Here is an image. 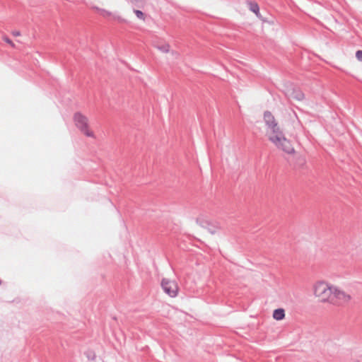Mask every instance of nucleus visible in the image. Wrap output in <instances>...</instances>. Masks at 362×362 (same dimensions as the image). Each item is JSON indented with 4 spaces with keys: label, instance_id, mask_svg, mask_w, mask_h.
<instances>
[{
    "label": "nucleus",
    "instance_id": "obj_1",
    "mask_svg": "<svg viewBox=\"0 0 362 362\" xmlns=\"http://www.w3.org/2000/svg\"><path fill=\"white\" fill-rule=\"evenodd\" d=\"M264 121L266 124L265 136L268 141L278 151L287 155H294L296 150L293 144L285 136L274 116L269 112H265Z\"/></svg>",
    "mask_w": 362,
    "mask_h": 362
},
{
    "label": "nucleus",
    "instance_id": "obj_2",
    "mask_svg": "<svg viewBox=\"0 0 362 362\" xmlns=\"http://www.w3.org/2000/svg\"><path fill=\"white\" fill-rule=\"evenodd\" d=\"M313 296L322 303L340 306L349 303L351 296L346 291L326 281H317L313 286Z\"/></svg>",
    "mask_w": 362,
    "mask_h": 362
},
{
    "label": "nucleus",
    "instance_id": "obj_3",
    "mask_svg": "<svg viewBox=\"0 0 362 362\" xmlns=\"http://www.w3.org/2000/svg\"><path fill=\"white\" fill-rule=\"evenodd\" d=\"M91 8L98 13L103 17H107L111 15V12L105 9L103 7L120 9L127 6L133 8V12L136 18L145 21L146 14L141 11L146 6V0H92Z\"/></svg>",
    "mask_w": 362,
    "mask_h": 362
},
{
    "label": "nucleus",
    "instance_id": "obj_4",
    "mask_svg": "<svg viewBox=\"0 0 362 362\" xmlns=\"http://www.w3.org/2000/svg\"><path fill=\"white\" fill-rule=\"evenodd\" d=\"M74 122L76 127L80 132L87 137L95 139V134L89 125L88 119L86 116L80 112H76L74 115Z\"/></svg>",
    "mask_w": 362,
    "mask_h": 362
},
{
    "label": "nucleus",
    "instance_id": "obj_5",
    "mask_svg": "<svg viewBox=\"0 0 362 362\" xmlns=\"http://www.w3.org/2000/svg\"><path fill=\"white\" fill-rule=\"evenodd\" d=\"M164 292L170 297H175L178 293V286L177 283L170 279H164L161 284Z\"/></svg>",
    "mask_w": 362,
    "mask_h": 362
},
{
    "label": "nucleus",
    "instance_id": "obj_6",
    "mask_svg": "<svg viewBox=\"0 0 362 362\" xmlns=\"http://www.w3.org/2000/svg\"><path fill=\"white\" fill-rule=\"evenodd\" d=\"M286 96L296 101H302L305 98L304 93L298 88L291 85L287 86L284 90Z\"/></svg>",
    "mask_w": 362,
    "mask_h": 362
},
{
    "label": "nucleus",
    "instance_id": "obj_7",
    "mask_svg": "<svg viewBox=\"0 0 362 362\" xmlns=\"http://www.w3.org/2000/svg\"><path fill=\"white\" fill-rule=\"evenodd\" d=\"M153 47L162 53H173L170 45L164 40L158 39L155 40L153 42Z\"/></svg>",
    "mask_w": 362,
    "mask_h": 362
},
{
    "label": "nucleus",
    "instance_id": "obj_8",
    "mask_svg": "<svg viewBox=\"0 0 362 362\" xmlns=\"http://www.w3.org/2000/svg\"><path fill=\"white\" fill-rule=\"evenodd\" d=\"M273 318L276 320H282L285 317V310L283 308H278L273 312Z\"/></svg>",
    "mask_w": 362,
    "mask_h": 362
},
{
    "label": "nucleus",
    "instance_id": "obj_9",
    "mask_svg": "<svg viewBox=\"0 0 362 362\" xmlns=\"http://www.w3.org/2000/svg\"><path fill=\"white\" fill-rule=\"evenodd\" d=\"M250 8L255 14H257V15L259 14V6L257 5V4H256V3L251 4Z\"/></svg>",
    "mask_w": 362,
    "mask_h": 362
},
{
    "label": "nucleus",
    "instance_id": "obj_10",
    "mask_svg": "<svg viewBox=\"0 0 362 362\" xmlns=\"http://www.w3.org/2000/svg\"><path fill=\"white\" fill-rule=\"evenodd\" d=\"M356 57L358 61H362V50H358L356 52Z\"/></svg>",
    "mask_w": 362,
    "mask_h": 362
},
{
    "label": "nucleus",
    "instance_id": "obj_11",
    "mask_svg": "<svg viewBox=\"0 0 362 362\" xmlns=\"http://www.w3.org/2000/svg\"><path fill=\"white\" fill-rule=\"evenodd\" d=\"M4 40L8 45H10L11 47H15L14 43L8 37H4Z\"/></svg>",
    "mask_w": 362,
    "mask_h": 362
},
{
    "label": "nucleus",
    "instance_id": "obj_12",
    "mask_svg": "<svg viewBox=\"0 0 362 362\" xmlns=\"http://www.w3.org/2000/svg\"><path fill=\"white\" fill-rule=\"evenodd\" d=\"M12 34H13V36H16V37H18V36L21 35L20 31H14V32L12 33Z\"/></svg>",
    "mask_w": 362,
    "mask_h": 362
}]
</instances>
